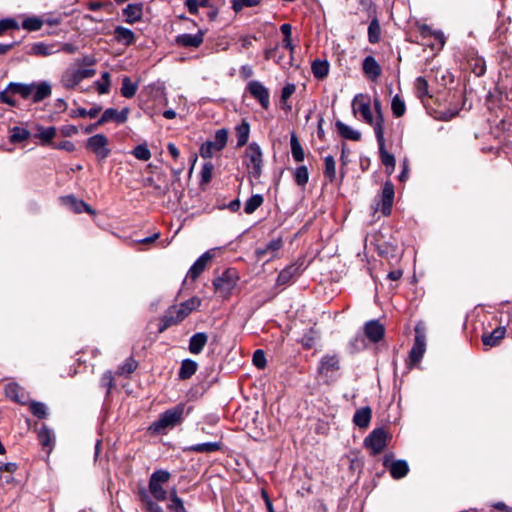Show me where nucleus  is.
<instances>
[{"label":"nucleus","instance_id":"obj_1","mask_svg":"<svg viewBox=\"0 0 512 512\" xmlns=\"http://www.w3.org/2000/svg\"><path fill=\"white\" fill-rule=\"evenodd\" d=\"M184 411L185 405L182 403L166 410L150 425L149 430L156 434H164L168 429L182 423Z\"/></svg>","mask_w":512,"mask_h":512},{"label":"nucleus","instance_id":"obj_2","mask_svg":"<svg viewBox=\"0 0 512 512\" xmlns=\"http://www.w3.org/2000/svg\"><path fill=\"white\" fill-rule=\"evenodd\" d=\"M251 181H258L262 175L263 154L261 148L256 143H251L245 150L243 160Z\"/></svg>","mask_w":512,"mask_h":512},{"label":"nucleus","instance_id":"obj_3","mask_svg":"<svg viewBox=\"0 0 512 512\" xmlns=\"http://www.w3.org/2000/svg\"><path fill=\"white\" fill-rule=\"evenodd\" d=\"M170 476L168 471L161 469L151 474L148 488L155 500L165 501L167 499L168 491L164 488V485L168 483Z\"/></svg>","mask_w":512,"mask_h":512},{"label":"nucleus","instance_id":"obj_4","mask_svg":"<svg viewBox=\"0 0 512 512\" xmlns=\"http://www.w3.org/2000/svg\"><path fill=\"white\" fill-rule=\"evenodd\" d=\"M228 141V131L219 129L216 131L213 140L205 141L200 147L202 158H212L215 153L220 152L226 146Z\"/></svg>","mask_w":512,"mask_h":512},{"label":"nucleus","instance_id":"obj_5","mask_svg":"<svg viewBox=\"0 0 512 512\" xmlns=\"http://www.w3.org/2000/svg\"><path fill=\"white\" fill-rule=\"evenodd\" d=\"M426 351V335L425 328L422 324L415 326V338L413 346L409 352L410 365L418 364Z\"/></svg>","mask_w":512,"mask_h":512},{"label":"nucleus","instance_id":"obj_6","mask_svg":"<svg viewBox=\"0 0 512 512\" xmlns=\"http://www.w3.org/2000/svg\"><path fill=\"white\" fill-rule=\"evenodd\" d=\"M96 74L95 69H67L61 76V84L67 88L72 89L76 87L82 80L91 78Z\"/></svg>","mask_w":512,"mask_h":512},{"label":"nucleus","instance_id":"obj_7","mask_svg":"<svg viewBox=\"0 0 512 512\" xmlns=\"http://www.w3.org/2000/svg\"><path fill=\"white\" fill-rule=\"evenodd\" d=\"M352 110L355 115L359 113L363 121L374 128L375 121L371 111L370 97L368 95L357 94L352 101Z\"/></svg>","mask_w":512,"mask_h":512},{"label":"nucleus","instance_id":"obj_8","mask_svg":"<svg viewBox=\"0 0 512 512\" xmlns=\"http://www.w3.org/2000/svg\"><path fill=\"white\" fill-rule=\"evenodd\" d=\"M86 147L100 160L106 159L110 154L108 139L104 134H96L87 139Z\"/></svg>","mask_w":512,"mask_h":512},{"label":"nucleus","instance_id":"obj_9","mask_svg":"<svg viewBox=\"0 0 512 512\" xmlns=\"http://www.w3.org/2000/svg\"><path fill=\"white\" fill-rule=\"evenodd\" d=\"M365 445L371 449L373 455L380 454L387 445V433L382 428L373 430L366 437Z\"/></svg>","mask_w":512,"mask_h":512},{"label":"nucleus","instance_id":"obj_10","mask_svg":"<svg viewBox=\"0 0 512 512\" xmlns=\"http://www.w3.org/2000/svg\"><path fill=\"white\" fill-rule=\"evenodd\" d=\"M247 90L251 96L256 99L262 108L268 109L270 106V93L269 90L257 80H252L247 85Z\"/></svg>","mask_w":512,"mask_h":512},{"label":"nucleus","instance_id":"obj_11","mask_svg":"<svg viewBox=\"0 0 512 512\" xmlns=\"http://www.w3.org/2000/svg\"><path fill=\"white\" fill-rule=\"evenodd\" d=\"M383 466L387 468L394 479H401L409 472L408 463L405 460H393L392 455H385Z\"/></svg>","mask_w":512,"mask_h":512},{"label":"nucleus","instance_id":"obj_12","mask_svg":"<svg viewBox=\"0 0 512 512\" xmlns=\"http://www.w3.org/2000/svg\"><path fill=\"white\" fill-rule=\"evenodd\" d=\"M218 250V248H212L203 253L191 266L187 273V276L190 277L192 280L197 279L198 276L204 271L207 263L216 256Z\"/></svg>","mask_w":512,"mask_h":512},{"label":"nucleus","instance_id":"obj_13","mask_svg":"<svg viewBox=\"0 0 512 512\" xmlns=\"http://www.w3.org/2000/svg\"><path fill=\"white\" fill-rule=\"evenodd\" d=\"M283 241L280 237L272 239L263 247H258L255 250V254L259 260L265 259V261H271L277 256V252L282 248Z\"/></svg>","mask_w":512,"mask_h":512},{"label":"nucleus","instance_id":"obj_14","mask_svg":"<svg viewBox=\"0 0 512 512\" xmlns=\"http://www.w3.org/2000/svg\"><path fill=\"white\" fill-rule=\"evenodd\" d=\"M205 31L198 30L195 34L183 33L175 37V43L184 48H198L204 41Z\"/></svg>","mask_w":512,"mask_h":512},{"label":"nucleus","instance_id":"obj_15","mask_svg":"<svg viewBox=\"0 0 512 512\" xmlns=\"http://www.w3.org/2000/svg\"><path fill=\"white\" fill-rule=\"evenodd\" d=\"M186 318L185 313L182 312L178 307L172 306L170 307L163 317L161 318V325L159 327V332L165 331L167 328L177 325L181 321Z\"/></svg>","mask_w":512,"mask_h":512},{"label":"nucleus","instance_id":"obj_16","mask_svg":"<svg viewBox=\"0 0 512 512\" xmlns=\"http://www.w3.org/2000/svg\"><path fill=\"white\" fill-rule=\"evenodd\" d=\"M236 284V272L227 270L213 282L215 289L221 293H229Z\"/></svg>","mask_w":512,"mask_h":512},{"label":"nucleus","instance_id":"obj_17","mask_svg":"<svg viewBox=\"0 0 512 512\" xmlns=\"http://www.w3.org/2000/svg\"><path fill=\"white\" fill-rule=\"evenodd\" d=\"M57 49L55 42H35L29 45L26 53L36 57H48L57 54Z\"/></svg>","mask_w":512,"mask_h":512},{"label":"nucleus","instance_id":"obj_18","mask_svg":"<svg viewBox=\"0 0 512 512\" xmlns=\"http://www.w3.org/2000/svg\"><path fill=\"white\" fill-rule=\"evenodd\" d=\"M129 108H123L121 111H117L114 108L106 109L100 119L97 121L95 126L103 125L106 122L111 120L115 121L118 124H123L127 121L129 115Z\"/></svg>","mask_w":512,"mask_h":512},{"label":"nucleus","instance_id":"obj_19","mask_svg":"<svg viewBox=\"0 0 512 512\" xmlns=\"http://www.w3.org/2000/svg\"><path fill=\"white\" fill-rule=\"evenodd\" d=\"M375 136L378 143L379 154L383 165H385L386 168H391L393 170L395 167V158L392 154L388 153V151L385 148L384 133L381 131L380 125H378V127L376 128Z\"/></svg>","mask_w":512,"mask_h":512},{"label":"nucleus","instance_id":"obj_20","mask_svg":"<svg viewBox=\"0 0 512 512\" xmlns=\"http://www.w3.org/2000/svg\"><path fill=\"white\" fill-rule=\"evenodd\" d=\"M339 368V359L336 355H325L320 360L318 373L325 378H329Z\"/></svg>","mask_w":512,"mask_h":512},{"label":"nucleus","instance_id":"obj_21","mask_svg":"<svg viewBox=\"0 0 512 512\" xmlns=\"http://www.w3.org/2000/svg\"><path fill=\"white\" fill-rule=\"evenodd\" d=\"M393 200L394 186L391 182H386L383 186L381 195V211L383 215L388 216L391 214Z\"/></svg>","mask_w":512,"mask_h":512},{"label":"nucleus","instance_id":"obj_22","mask_svg":"<svg viewBox=\"0 0 512 512\" xmlns=\"http://www.w3.org/2000/svg\"><path fill=\"white\" fill-rule=\"evenodd\" d=\"M364 333L371 342H378L384 337V326L378 320H370L364 326Z\"/></svg>","mask_w":512,"mask_h":512},{"label":"nucleus","instance_id":"obj_23","mask_svg":"<svg viewBox=\"0 0 512 512\" xmlns=\"http://www.w3.org/2000/svg\"><path fill=\"white\" fill-rule=\"evenodd\" d=\"M61 202L63 205H65L68 209L75 213H82L83 211L87 212L88 214H94V210L86 204L84 201L77 199L73 195H68L61 198Z\"/></svg>","mask_w":512,"mask_h":512},{"label":"nucleus","instance_id":"obj_24","mask_svg":"<svg viewBox=\"0 0 512 512\" xmlns=\"http://www.w3.org/2000/svg\"><path fill=\"white\" fill-rule=\"evenodd\" d=\"M57 130L54 126L44 127L42 125L35 126L34 138L38 139L43 146H51L52 140L55 138Z\"/></svg>","mask_w":512,"mask_h":512},{"label":"nucleus","instance_id":"obj_25","mask_svg":"<svg viewBox=\"0 0 512 512\" xmlns=\"http://www.w3.org/2000/svg\"><path fill=\"white\" fill-rule=\"evenodd\" d=\"M362 70L366 77L372 81L378 79L382 69L373 56H366L362 63Z\"/></svg>","mask_w":512,"mask_h":512},{"label":"nucleus","instance_id":"obj_26","mask_svg":"<svg viewBox=\"0 0 512 512\" xmlns=\"http://www.w3.org/2000/svg\"><path fill=\"white\" fill-rule=\"evenodd\" d=\"M124 21L128 24H135L139 22L143 17V4L132 3L128 4L122 11Z\"/></svg>","mask_w":512,"mask_h":512},{"label":"nucleus","instance_id":"obj_27","mask_svg":"<svg viewBox=\"0 0 512 512\" xmlns=\"http://www.w3.org/2000/svg\"><path fill=\"white\" fill-rule=\"evenodd\" d=\"M301 274V266L299 264H291L285 267L278 274L276 283L279 286L288 284L294 277Z\"/></svg>","mask_w":512,"mask_h":512},{"label":"nucleus","instance_id":"obj_28","mask_svg":"<svg viewBox=\"0 0 512 512\" xmlns=\"http://www.w3.org/2000/svg\"><path fill=\"white\" fill-rule=\"evenodd\" d=\"M221 447V442H205L185 447L183 451L209 454L221 450Z\"/></svg>","mask_w":512,"mask_h":512},{"label":"nucleus","instance_id":"obj_29","mask_svg":"<svg viewBox=\"0 0 512 512\" xmlns=\"http://www.w3.org/2000/svg\"><path fill=\"white\" fill-rule=\"evenodd\" d=\"M113 35L118 43L125 46L132 45L135 42V34L133 31L123 26H116Z\"/></svg>","mask_w":512,"mask_h":512},{"label":"nucleus","instance_id":"obj_30","mask_svg":"<svg viewBox=\"0 0 512 512\" xmlns=\"http://www.w3.org/2000/svg\"><path fill=\"white\" fill-rule=\"evenodd\" d=\"M506 328L503 326L496 327L492 332L482 335V342L485 346H497L505 337Z\"/></svg>","mask_w":512,"mask_h":512},{"label":"nucleus","instance_id":"obj_31","mask_svg":"<svg viewBox=\"0 0 512 512\" xmlns=\"http://www.w3.org/2000/svg\"><path fill=\"white\" fill-rule=\"evenodd\" d=\"M208 336L204 332H197L189 340V351L192 354H200L207 344Z\"/></svg>","mask_w":512,"mask_h":512},{"label":"nucleus","instance_id":"obj_32","mask_svg":"<svg viewBox=\"0 0 512 512\" xmlns=\"http://www.w3.org/2000/svg\"><path fill=\"white\" fill-rule=\"evenodd\" d=\"M51 95V86L43 81L39 84L32 83V100L35 103L41 102Z\"/></svg>","mask_w":512,"mask_h":512},{"label":"nucleus","instance_id":"obj_33","mask_svg":"<svg viewBox=\"0 0 512 512\" xmlns=\"http://www.w3.org/2000/svg\"><path fill=\"white\" fill-rule=\"evenodd\" d=\"M372 411L370 407H362L356 410L353 416V423L359 428H367L370 424Z\"/></svg>","mask_w":512,"mask_h":512},{"label":"nucleus","instance_id":"obj_34","mask_svg":"<svg viewBox=\"0 0 512 512\" xmlns=\"http://www.w3.org/2000/svg\"><path fill=\"white\" fill-rule=\"evenodd\" d=\"M335 126L337 128V132L342 138L352 141H359L361 139V133L359 131L353 129L342 121H336Z\"/></svg>","mask_w":512,"mask_h":512},{"label":"nucleus","instance_id":"obj_35","mask_svg":"<svg viewBox=\"0 0 512 512\" xmlns=\"http://www.w3.org/2000/svg\"><path fill=\"white\" fill-rule=\"evenodd\" d=\"M5 395L14 400L15 402L24 403L25 402V392L24 390L17 384L10 382L4 387Z\"/></svg>","mask_w":512,"mask_h":512},{"label":"nucleus","instance_id":"obj_36","mask_svg":"<svg viewBox=\"0 0 512 512\" xmlns=\"http://www.w3.org/2000/svg\"><path fill=\"white\" fill-rule=\"evenodd\" d=\"M170 502L167 505L169 512H187L183 500L177 495L175 487L169 491Z\"/></svg>","mask_w":512,"mask_h":512},{"label":"nucleus","instance_id":"obj_37","mask_svg":"<svg viewBox=\"0 0 512 512\" xmlns=\"http://www.w3.org/2000/svg\"><path fill=\"white\" fill-rule=\"evenodd\" d=\"M311 70L316 79H324L329 73V63L326 60L316 59L311 64Z\"/></svg>","mask_w":512,"mask_h":512},{"label":"nucleus","instance_id":"obj_38","mask_svg":"<svg viewBox=\"0 0 512 512\" xmlns=\"http://www.w3.org/2000/svg\"><path fill=\"white\" fill-rule=\"evenodd\" d=\"M198 365L194 360L184 359L181 363V367L179 370V378L180 379H189L192 375H194L197 371Z\"/></svg>","mask_w":512,"mask_h":512},{"label":"nucleus","instance_id":"obj_39","mask_svg":"<svg viewBox=\"0 0 512 512\" xmlns=\"http://www.w3.org/2000/svg\"><path fill=\"white\" fill-rule=\"evenodd\" d=\"M235 132L237 138V147L244 146L249 139L250 125L248 124V122L243 120L241 124L236 126Z\"/></svg>","mask_w":512,"mask_h":512},{"label":"nucleus","instance_id":"obj_40","mask_svg":"<svg viewBox=\"0 0 512 512\" xmlns=\"http://www.w3.org/2000/svg\"><path fill=\"white\" fill-rule=\"evenodd\" d=\"M30 136H31L30 131L23 127L14 126V127L10 128L9 140L13 144L23 142V141L27 140Z\"/></svg>","mask_w":512,"mask_h":512},{"label":"nucleus","instance_id":"obj_41","mask_svg":"<svg viewBox=\"0 0 512 512\" xmlns=\"http://www.w3.org/2000/svg\"><path fill=\"white\" fill-rule=\"evenodd\" d=\"M9 90L23 99H32V84L10 83Z\"/></svg>","mask_w":512,"mask_h":512},{"label":"nucleus","instance_id":"obj_42","mask_svg":"<svg viewBox=\"0 0 512 512\" xmlns=\"http://www.w3.org/2000/svg\"><path fill=\"white\" fill-rule=\"evenodd\" d=\"M290 145L293 159L296 162H302L305 158V153L295 133L291 134Z\"/></svg>","mask_w":512,"mask_h":512},{"label":"nucleus","instance_id":"obj_43","mask_svg":"<svg viewBox=\"0 0 512 512\" xmlns=\"http://www.w3.org/2000/svg\"><path fill=\"white\" fill-rule=\"evenodd\" d=\"M138 90V84L131 81V79L125 76L122 79V86L120 89L121 95L125 98H132L135 96Z\"/></svg>","mask_w":512,"mask_h":512},{"label":"nucleus","instance_id":"obj_44","mask_svg":"<svg viewBox=\"0 0 512 512\" xmlns=\"http://www.w3.org/2000/svg\"><path fill=\"white\" fill-rule=\"evenodd\" d=\"M44 21L39 16H29L22 21V28L29 32L38 31L42 28Z\"/></svg>","mask_w":512,"mask_h":512},{"label":"nucleus","instance_id":"obj_45","mask_svg":"<svg viewBox=\"0 0 512 512\" xmlns=\"http://www.w3.org/2000/svg\"><path fill=\"white\" fill-rule=\"evenodd\" d=\"M264 202V198L261 194L252 195L246 202L244 206V211L246 214L254 213Z\"/></svg>","mask_w":512,"mask_h":512},{"label":"nucleus","instance_id":"obj_46","mask_svg":"<svg viewBox=\"0 0 512 512\" xmlns=\"http://www.w3.org/2000/svg\"><path fill=\"white\" fill-rule=\"evenodd\" d=\"M293 178L295 183L300 186L304 187L309 180V172L305 165L298 166L293 173Z\"/></svg>","mask_w":512,"mask_h":512},{"label":"nucleus","instance_id":"obj_47","mask_svg":"<svg viewBox=\"0 0 512 512\" xmlns=\"http://www.w3.org/2000/svg\"><path fill=\"white\" fill-rule=\"evenodd\" d=\"M381 35V28L377 18L371 20L368 26V40L370 43L375 44L379 42Z\"/></svg>","mask_w":512,"mask_h":512},{"label":"nucleus","instance_id":"obj_48","mask_svg":"<svg viewBox=\"0 0 512 512\" xmlns=\"http://www.w3.org/2000/svg\"><path fill=\"white\" fill-rule=\"evenodd\" d=\"M324 165L325 177L328 178L331 182L334 181L336 178V163L334 157L331 155L325 156Z\"/></svg>","mask_w":512,"mask_h":512},{"label":"nucleus","instance_id":"obj_49","mask_svg":"<svg viewBox=\"0 0 512 512\" xmlns=\"http://www.w3.org/2000/svg\"><path fill=\"white\" fill-rule=\"evenodd\" d=\"M201 304V300L198 297H191L190 299L182 302L180 305H175L187 317L192 311L196 310Z\"/></svg>","mask_w":512,"mask_h":512},{"label":"nucleus","instance_id":"obj_50","mask_svg":"<svg viewBox=\"0 0 512 512\" xmlns=\"http://www.w3.org/2000/svg\"><path fill=\"white\" fill-rule=\"evenodd\" d=\"M391 110L395 117L399 118L405 114L406 106L405 102L399 95H395L392 98Z\"/></svg>","mask_w":512,"mask_h":512},{"label":"nucleus","instance_id":"obj_51","mask_svg":"<svg viewBox=\"0 0 512 512\" xmlns=\"http://www.w3.org/2000/svg\"><path fill=\"white\" fill-rule=\"evenodd\" d=\"M295 91H296V86L293 83H288L282 88L281 96H280V103H281L283 109H286V110L291 109V106L286 105V102Z\"/></svg>","mask_w":512,"mask_h":512},{"label":"nucleus","instance_id":"obj_52","mask_svg":"<svg viewBox=\"0 0 512 512\" xmlns=\"http://www.w3.org/2000/svg\"><path fill=\"white\" fill-rule=\"evenodd\" d=\"M415 89L417 96L423 100L425 97H429L428 93V82L424 77H417L415 80Z\"/></svg>","mask_w":512,"mask_h":512},{"label":"nucleus","instance_id":"obj_53","mask_svg":"<svg viewBox=\"0 0 512 512\" xmlns=\"http://www.w3.org/2000/svg\"><path fill=\"white\" fill-rule=\"evenodd\" d=\"M30 412L37 418L42 419L47 415V407L42 402L32 401L29 404Z\"/></svg>","mask_w":512,"mask_h":512},{"label":"nucleus","instance_id":"obj_54","mask_svg":"<svg viewBox=\"0 0 512 512\" xmlns=\"http://www.w3.org/2000/svg\"><path fill=\"white\" fill-rule=\"evenodd\" d=\"M374 109L376 112V117L374 118V133L376 134V128L378 125H380L381 131L384 133V116L381 109V102L378 98L374 99Z\"/></svg>","mask_w":512,"mask_h":512},{"label":"nucleus","instance_id":"obj_55","mask_svg":"<svg viewBox=\"0 0 512 512\" xmlns=\"http://www.w3.org/2000/svg\"><path fill=\"white\" fill-rule=\"evenodd\" d=\"M133 156L141 161H148L151 158V152L144 144L137 145L133 151Z\"/></svg>","mask_w":512,"mask_h":512},{"label":"nucleus","instance_id":"obj_56","mask_svg":"<svg viewBox=\"0 0 512 512\" xmlns=\"http://www.w3.org/2000/svg\"><path fill=\"white\" fill-rule=\"evenodd\" d=\"M102 79L95 83L99 94H107L110 89V74L108 72L102 73Z\"/></svg>","mask_w":512,"mask_h":512},{"label":"nucleus","instance_id":"obj_57","mask_svg":"<svg viewBox=\"0 0 512 512\" xmlns=\"http://www.w3.org/2000/svg\"><path fill=\"white\" fill-rule=\"evenodd\" d=\"M38 439L43 447H50L53 442V435L47 428L43 427L38 432Z\"/></svg>","mask_w":512,"mask_h":512},{"label":"nucleus","instance_id":"obj_58","mask_svg":"<svg viewBox=\"0 0 512 512\" xmlns=\"http://www.w3.org/2000/svg\"><path fill=\"white\" fill-rule=\"evenodd\" d=\"M213 169H214V166L211 162H206L203 164V166L201 168V172H200L202 184L208 183L211 181Z\"/></svg>","mask_w":512,"mask_h":512},{"label":"nucleus","instance_id":"obj_59","mask_svg":"<svg viewBox=\"0 0 512 512\" xmlns=\"http://www.w3.org/2000/svg\"><path fill=\"white\" fill-rule=\"evenodd\" d=\"M252 362L258 369H264L267 364L264 351L260 349L256 350L253 353Z\"/></svg>","mask_w":512,"mask_h":512},{"label":"nucleus","instance_id":"obj_60","mask_svg":"<svg viewBox=\"0 0 512 512\" xmlns=\"http://www.w3.org/2000/svg\"><path fill=\"white\" fill-rule=\"evenodd\" d=\"M100 386L107 390V395L110 393V390L114 386V379L111 371H106L103 373L100 379Z\"/></svg>","mask_w":512,"mask_h":512},{"label":"nucleus","instance_id":"obj_61","mask_svg":"<svg viewBox=\"0 0 512 512\" xmlns=\"http://www.w3.org/2000/svg\"><path fill=\"white\" fill-rule=\"evenodd\" d=\"M19 25L15 19L7 18L0 20V35L8 30L18 29Z\"/></svg>","mask_w":512,"mask_h":512},{"label":"nucleus","instance_id":"obj_62","mask_svg":"<svg viewBox=\"0 0 512 512\" xmlns=\"http://www.w3.org/2000/svg\"><path fill=\"white\" fill-rule=\"evenodd\" d=\"M260 0H233L232 7L238 12L242 10L244 7H252L258 5Z\"/></svg>","mask_w":512,"mask_h":512},{"label":"nucleus","instance_id":"obj_63","mask_svg":"<svg viewBox=\"0 0 512 512\" xmlns=\"http://www.w3.org/2000/svg\"><path fill=\"white\" fill-rule=\"evenodd\" d=\"M137 368V363L133 359L126 360L125 363H123L117 370V373L122 374H130L134 372V370Z\"/></svg>","mask_w":512,"mask_h":512},{"label":"nucleus","instance_id":"obj_64","mask_svg":"<svg viewBox=\"0 0 512 512\" xmlns=\"http://www.w3.org/2000/svg\"><path fill=\"white\" fill-rule=\"evenodd\" d=\"M143 502L146 512H164L162 507L148 496L143 497Z\"/></svg>","mask_w":512,"mask_h":512}]
</instances>
